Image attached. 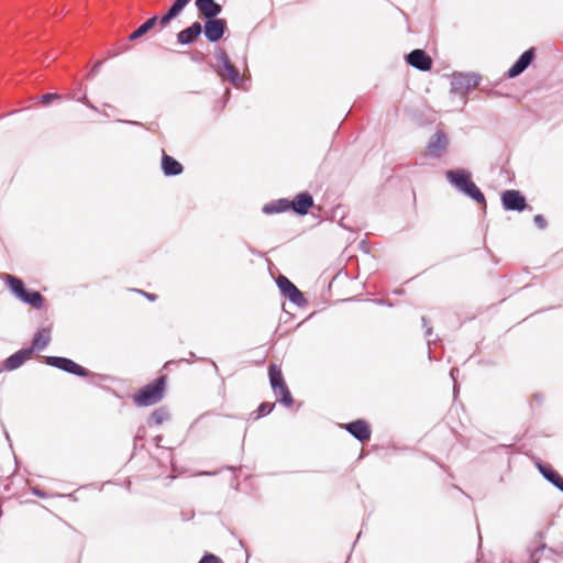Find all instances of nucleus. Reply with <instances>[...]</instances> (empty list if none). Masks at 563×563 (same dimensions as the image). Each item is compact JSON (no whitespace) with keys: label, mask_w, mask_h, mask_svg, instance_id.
I'll return each instance as SVG.
<instances>
[{"label":"nucleus","mask_w":563,"mask_h":563,"mask_svg":"<svg viewBox=\"0 0 563 563\" xmlns=\"http://www.w3.org/2000/svg\"><path fill=\"white\" fill-rule=\"evenodd\" d=\"M341 427L361 443H365L371 439V424L364 419H356L354 421L341 424Z\"/></svg>","instance_id":"1"},{"label":"nucleus","mask_w":563,"mask_h":563,"mask_svg":"<svg viewBox=\"0 0 563 563\" xmlns=\"http://www.w3.org/2000/svg\"><path fill=\"white\" fill-rule=\"evenodd\" d=\"M276 283L282 294L291 302L298 306H302L306 302L302 292L286 276L279 275Z\"/></svg>","instance_id":"2"},{"label":"nucleus","mask_w":563,"mask_h":563,"mask_svg":"<svg viewBox=\"0 0 563 563\" xmlns=\"http://www.w3.org/2000/svg\"><path fill=\"white\" fill-rule=\"evenodd\" d=\"M166 389H139L133 396L134 404L137 407H150L159 402L164 398Z\"/></svg>","instance_id":"3"},{"label":"nucleus","mask_w":563,"mask_h":563,"mask_svg":"<svg viewBox=\"0 0 563 563\" xmlns=\"http://www.w3.org/2000/svg\"><path fill=\"white\" fill-rule=\"evenodd\" d=\"M406 62L421 70V71H429L431 68H432V58L423 51V49H420V48H417V49H413L412 52H410L407 56H406Z\"/></svg>","instance_id":"4"},{"label":"nucleus","mask_w":563,"mask_h":563,"mask_svg":"<svg viewBox=\"0 0 563 563\" xmlns=\"http://www.w3.org/2000/svg\"><path fill=\"white\" fill-rule=\"evenodd\" d=\"M501 201L506 210L522 211L527 207L526 198L515 189L506 190L501 195Z\"/></svg>","instance_id":"5"},{"label":"nucleus","mask_w":563,"mask_h":563,"mask_svg":"<svg viewBox=\"0 0 563 563\" xmlns=\"http://www.w3.org/2000/svg\"><path fill=\"white\" fill-rule=\"evenodd\" d=\"M227 22L222 19H211L205 24L203 31L210 42H218L224 34Z\"/></svg>","instance_id":"6"},{"label":"nucleus","mask_w":563,"mask_h":563,"mask_svg":"<svg viewBox=\"0 0 563 563\" xmlns=\"http://www.w3.org/2000/svg\"><path fill=\"white\" fill-rule=\"evenodd\" d=\"M536 466L549 483L563 493V477L555 470L540 460L536 462Z\"/></svg>","instance_id":"7"},{"label":"nucleus","mask_w":563,"mask_h":563,"mask_svg":"<svg viewBox=\"0 0 563 563\" xmlns=\"http://www.w3.org/2000/svg\"><path fill=\"white\" fill-rule=\"evenodd\" d=\"M52 365L77 376H88L89 372L76 362L65 357H53Z\"/></svg>","instance_id":"8"},{"label":"nucleus","mask_w":563,"mask_h":563,"mask_svg":"<svg viewBox=\"0 0 563 563\" xmlns=\"http://www.w3.org/2000/svg\"><path fill=\"white\" fill-rule=\"evenodd\" d=\"M196 7L200 15L211 20L220 14L222 8L214 0H196Z\"/></svg>","instance_id":"9"},{"label":"nucleus","mask_w":563,"mask_h":563,"mask_svg":"<svg viewBox=\"0 0 563 563\" xmlns=\"http://www.w3.org/2000/svg\"><path fill=\"white\" fill-rule=\"evenodd\" d=\"M448 146V137L442 132H437L430 139L427 151L431 156L440 157Z\"/></svg>","instance_id":"10"},{"label":"nucleus","mask_w":563,"mask_h":563,"mask_svg":"<svg viewBox=\"0 0 563 563\" xmlns=\"http://www.w3.org/2000/svg\"><path fill=\"white\" fill-rule=\"evenodd\" d=\"M289 205L296 213L306 214L313 205V198L308 192H301L294 200H289Z\"/></svg>","instance_id":"11"},{"label":"nucleus","mask_w":563,"mask_h":563,"mask_svg":"<svg viewBox=\"0 0 563 563\" xmlns=\"http://www.w3.org/2000/svg\"><path fill=\"white\" fill-rule=\"evenodd\" d=\"M534 56L533 49L526 51L519 59L509 68L508 76L510 78L520 75L532 62Z\"/></svg>","instance_id":"12"},{"label":"nucleus","mask_w":563,"mask_h":563,"mask_svg":"<svg viewBox=\"0 0 563 563\" xmlns=\"http://www.w3.org/2000/svg\"><path fill=\"white\" fill-rule=\"evenodd\" d=\"M33 354V349H23L19 352L14 353L10 357L7 358L4 363V367L7 369H15L20 367L25 361L30 360Z\"/></svg>","instance_id":"13"},{"label":"nucleus","mask_w":563,"mask_h":563,"mask_svg":"<svg viewBox=\"0 0 563 563\" xmlns=\"http://www.w3.org/2000/svg\"><path fill=\"white\" fill-rule=\"evenodd\" d=\"M201 31V24L199 22H195L189 27L180 31L177 34V41L180 44H189L200 35Z\"/></svg>","instance_id":"14"},{"label":"nucleus","mask_w":563,"mask_h":563,"mask_svg":"<svg viewBox=\"0 0 563 563\" xmlns=\"http://www.w3.org/2000/svg\"><path fill=\"white\" fill-rule=\"evenodd\" d=\"M162 169L166 176H176L183 173V165L173 156L163 152Z\"/></svg>","instance_id":"15"},{"label":"nucleus","mask_w":563,"mask_h":563,"mask_svg":"<svg viewBox=\"0 0 563 563\" xmlns=\"http://www.w3.org/2000/svg\"><path fill=\"white\" fill-rule=\"evenodd\" d=\"M446 178L461 191L472 180L470 173L465 170H449L446 172Z\"/></svg>","instance_id":"16"},{"label":"nucleus","mask_w":563,"mask_h":563,"mask_svg":"<svg viewBox=\"0 0 563 563\" xmlns=\"http://www.w3.org/2000/svg\"><path fill=\"white\" fill-rule=\"evenodd\" d=\"M191 0H175L166 14H164L159 23L162 26H166L169 22L175 19L181 10L190 2Z\"/></svg>","instance_id":"17"},{"label":"nucleus","mask_w":563,"mask_h":563,"mask_svg":"<svg viewBox=\"0 0 563 563\" xmlns=\"http://www.w3.org/2000/svg\"><path fill=\"white\" fill-rule=\"evenodd\" d=\"M289 209H290L289 200L288 199H279V200H276V201L265 205L263 207V212L266 214H272V213L285 212Z\"/></svg>","instance_id":"18"},{"label":"nucleus","mask_w":563,"mask_h":563,"mask_svg":"<svg viewBox=\"0 0 563 563\" xmlns=\"http://www.w3.org/2000/svg\"><path fill=\"white\" fill-rule=\"evenodd\" d=\"M49 341H51V332H49V330L48 329H41L34 335L31 349L43 350L44 347L47 346Z\"/></svg>","instance_id":"19"},{"label":"nucleus","mask_w":563,"mask_h":563,"mask_svg":"<svg viewBox=\"0 0 563 563\" xmlns=\"http://www.w3.org/2000/svg\"><path fill=\"white\" fill-rule=\"evenodd\" d=\"M158 18L152 16L147 21H145L141 26H139L134 32H132L129 36L131 41L137 40L144 34H146L150 30H152L157 23Z\"/></svg>","instance_id":"20"},{"label":"nucleus","mask_w":563,"mask_h":563,"mask_svg":"<svg viewBox=\"0 0 563 563\" xmlns=\"http://www.w3.org/2000/svg\"><path fill=\"white\" fill-rule=\"evenodd\" d=\"M170 418V415L168 412V410L165 408V407H159L157 409H155L148 420H147V423L148 426H152V424H162L163 422L169 420Z\"/></svg>","instance_id":"21"},{"label":"nucleus","mask_w":563,"mask_h":563,"mask_svg":"<svg viewBox=\"0 0 563 563\" xmlns=\"http://www.w3.org/2000/svg\"><path fill=\"white\" fill-rule=\"evenodd\" d=\"M7 285L19 299H21V297L24 296L26 289L24 287L23 282L20 278L14 277L12 275H7Z\"/></svg>","instance_id":"22"},{"label":"nucleus","mask_w":563,"mask_h":563,"mask_svg":"<svg viewBox=\"0 0 563 563\" xmlns=\"http://www.w3.org/2000/svg\"><path fill=\"white\" fill-rule=\"evenodd\" d=\"M21 300L38 309L42 307L44 298L38 291L25 290L24 296L21 297Z\"/></svg>","instance_id":"23"},{"label":"nucleus","mask_w":563,"mask_h":563,"mask_svg":"<svg viewBox=\"0 0 563 563\" xmlns=\"http://www.w3.org/2000/svg\"><path fill=\"white\" fill-rule=\"evenodd\" d=\"M543 538L544 533L542 531L536 533V539H538L540 542L533 549L529 550L531 563H539L540 553L547 548L545 543L542 542Z\"/></svg>","instance_id":"24"},{"label":"nucleus","mask_w":563,"mask_h":563,"mask_svg":"<svg viewBox=\"0 0 563 563\" xmlns=\"http://www.w3.org/2000/svg\"><path fill=\"white\" fill-rule=\"evenodd\" d=\"M268 375L272 387H285L282 369L277 365L269 366Z\"/></svg>","instance_id":"25"},{"label":"nucleus","mask_w":563,"mask_h":563,"mask_svg":"<svg viewBox=\"0 0 563 563\" xmlns=\"http://www.w3.org/2000/svg\"><path fill=\"white\" fill-rule=\"evenodd\" d=\"M464 194L473 198L476 202L485 205V197L478 187L471 180L467 186L462 189Z\"/></svg>","instance_id":"26"},{"label":"nucleus","mask_w":563,"mask_h":563,"mask_svg":"<svg viewBox=\"0 0 563 563\" xmlns=\"http://www.w3.org/2000/svg\"><path fill=\"white\" fill-rule=\"evenodd\" d=\"M221 75L234 82L239 78V70L228 60L223 62Z\"/></svg>","instance_id":"27"},{"label":"nucleus","mask_w":563,"mask_h":563,"mask_svg":"<svg viewBox=\"0 0 563 563\" xmlns=\"http://www.w3.org/2000/svg\"><path fill=\"white\" fill-rule=\"evenodd\" d=\"M274 406H275V405H274V404H272V402H262V404L258 406L257 410H256V411H254V412H252V415H251V416H252L254 419H258V418L265 417V416H267L268 413H271V412H272V410L274 409Z\"/></svg>","instance_id":"28"},{"label":"nucleus","mask_w":563,"mask_h":563,"mask_svg":"<svg viewBox=\"0 0 563 563\" xmlns=\"http://www.w3.org/2000/svg\"><path fill=\"white\" fill-rule=\"evenodd\" d=\"M275 391L278 390L279 391V398H278V401L280 404H283L284 406L286 407H289L292 405L294 402V399H292V396L290 394V389H274Z\"/></svg>","instance_id":"29"},{"label":"nucleus","mask_w":563,"mask_h":563,"mask_svg":"<svg viewBox=\"0 0 563 563\" xmlns=\"http://www.w3.org/2000/svg\"><path fill=\"white\" fill-rule=\"evenodd\" d=\"M198 563H223V561L213 553H206Z\"/></svg>","instance_id":"30"},{"label":"nucleus","mask_w":563,"mask_h":563,"mask_svg":"<svg viewBox=\"0 0 563 563\" xmlns=\"http://www.w3.org/2000/svg\"><path fill=\"white\" fill-rule=\"evenodd\" d=\"M59 98H60V96L57 95V93H45V95L42 96L41 102L43 104H48L51 101L57 100Z\"/></svg>","instance_id":"31"},{"label":"nucleus","mask_w":563,"mask_h":563,"mask_svg":"<svg viewBox=\"0 0 563 563\" xmlns=\"http://www.w3.org/2000/svg\"><path fill=\"white\" fill-rule=\"evenodd\" d=\"M533 221L539 229H544L548 224L547 220L541 214L534 216Z\"/></svg>","instance_id":"32"},{"label":"nucleus","mask_w":563,"mask_h":563,"mask_svg":"<svg viewBox=\"0 0 563 563\" xmlns=\"http://www.w3.org/2000/svg\"><path fill=\"white\" fill-rule=\"evenodd\" d=\"M166 383V376L162 375L152 385H147L146 387H165Z\"/></svg>","instance_id":"33"},{"label":"nucleus","mask_w":563,"mask_h":563,"mask_svg":"<svg viewBox=\"0 0 563 563\" xmlns=\"http://www.w3.org/2000/svg\"><path fill=\"white\" fill-rule=\"evenodd\" d=\"M32 494L37 496V497H41V498H45L46 497V494L40 489V488H33L32 489Z\"/></svg>","instance_id":"34"},{"label":"nucleus","mask_w":563,"mask_h":563,"mask_svg":"<svg viewBox=\"0 0 563 563\" xmlns=\"http://www.w3.org/2000/svg\"><path fill=\"white\" fill-rule=\"evenodd\" d=\"M139 292L142 294L143 296H145L147 299H150L152 301L156 299V295H154V294H148V292H145L143 290H139Z\"/></svg>","instance_id":"35"},{"label":"nucleus","mask_w":563,"mask_h":563,"mask_svg":"<svg viewBox=\"0 0 563 563\" xmlns=\"http://www.w3.org/2000/svg\"><path fill=\"white\" fill-rule=\"evenodd\" d=\"M81 102H84L86 106L90 107L91 109H96L86 95L81 98Z\"/></svg>","instance_id":"36"},{"label":"nucleus","mask_w":563,"mask_h":563,"mask_svg":"<svg viewBox=\"0 0 563 563\" xmlns=\"http://www.w3.org/2000/svg\"><path fill=\"white\" fill-rule=\"evenodd\" d=\"M163 437L162 435H156L154 441H155V444L158 446L159 445V442L162 441Z\"/></svg>","instance_id":"37"},{"label":"nucleus","mask_w":563,"mask_h":563,"mask_svg":"<svg viewBox=\"0 0 563 563\" xmlns=\"http://www.w3.org/2000/svg\"><path fill=\"white\" fill-rule=\"evenodd\" d=\"M100 65H101V62H97L96 65L92 68V71L96 73Z\"/></svg>","instance_id":"38"},{"label":"nucleus","mask_w":563,"mask_h":563,"mask_svg":"<svg viewBox=\"0 0 563 563\" xmlns=\"http://www.w3.org/2000/svg\"><path fill=\"white\" fill-rule=\"evenodd\" d=\"M534 397L538 401H542V395L540 393H537Z\"/></svg>","instance_id":"39"},{"label":"nucleus","mask_w":563,"mask_h":563,"mask_svg":"<svg viewBox=\"0 0 563 563\" xmlns=\"http://www.w3.org/2000/svg\"><path fill=\"white\" fill-rule=\"evenodd\" d=\"M459 391H460V389L453 388V396H454V398L457 397Z\"/></svg>","instance_id":"40"},{"label":"nucleus","mask_w":563,"mask_h":563,"mask_svg":"<svg viewBox=\"0 0 563 563\" xmlns=\"http://www.w3.org/2000/svg\"><path fill=\"white\" fill-rule=\"evenodd\" d=\"M4 435H5L7 440L10 441V435H9L8 431H5V430H4Z\"/></svg>","instance_id":"41"}]
</instances>
